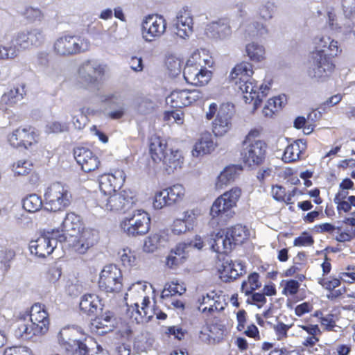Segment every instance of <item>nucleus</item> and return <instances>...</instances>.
<instances>
[{"label":"nucleus","instance_id":"1","mask_svg":"<svg viewBox=\"0 0 355 355\" xmlns=\"http://www.w3.org/2000/svg\"><path fill=\"white\" fill-rule=\"evenodd\" d=\"M254 73L253 66L250 62H242L236 64L230 74V81L236 89L243 94L246 103L253 102L254 109H257L263 98L267 96L272 85V80H265L259 87L251 78Z\"/></svg>","mask_w":355,"mask_h":355},{"label":"nucleus","instance_id":"2","mask_svg":"<svg viewBox=\"0 0 355 355\" xmlns=\"http://www.w3.org/2000/svg\"><path fill=\"white\" fill-rule=\"evenodd\" d=\"M314 50L311 53L308 75L320 80L324 79L334 71L335 64L331 58L342 51L337 40L329 36L317 37L314 39Z\"/></svg>","mask_w":355,"mask_h":355},{"label":"nucleus","instance_id":"3","mask_svg":"<svg viewBox=\"0 0 355 355\" xmlns=\"http://www.w3.org/2000/svg\"><path fill=\"white\" fill-rule=\"evenodd\" d=\"M147 289L146 282H137L130 286L125 293L124 299L128 306L126 315L132 322L146 323L153 318Z\"/></svg>","mask_w":355,"mask_h":355},{"label":"nucleus","instance_id":"4","mask_svg":"<svg viewBox=\"0 0 355 355\" xmlns=\"http://www.w3.org/2000/svg\"><path fill=\"white\" fill-rule=\"evenodd\" d=\"M344 17L338 16L333 9H327L324 17L327 27L342 40L355 38V0H342Z\"/></svg>","mask_w":355,"mask_h":355},{"label":"nucleus","instance_id":"5","mask_svg":"<svg viewBox=\"0 0 355 355\" xmlns=\"http://www.w3.org/2000/svg\"><path fill=\"white\" fill-rule=\"evenodd\" d=\"M214 60L206 49L195 51L187 60L183 70V76L187 83L195 86L207 85L211 78V67Z\"/></svg>","mask_w":355,"mask_h":355},{"label":"nucleus","instance_id":"6","mask_svg":"<svg viewBox=\"0 0 355 355\" xmlns=\"http://www.w3.org/2000/svg\"><path fill=\"white\" fill-rule=\"evenodd\" d=\"M259 129H252L245 136L241 150V159L245 166L255 167L262 164L265 159L266 144L258 138Z\"/></svg>","mask_w":355,"mask_h":355},{"label":"nucleus","instance_id":"7","mask_svg":"<svg viewBox=\"0 0 355 355\" xmlns=\"http://www.w3.org/2000/svg\"><path fill=\"white\" fill-rule=\"evenodd\" d=\"M241 195V189L234 187L218 197L211 207L212 219L210 223H214L216 218L223 223L232 218L235 214L233 209L236 207Z\"/></svg>","mask_w":355,"mask_h":355},{"label":"nucleus","instance_id":"8","mask_svg":"<svg viewBox=\"0 0 355 355\" xmlns=\"http://www.w3.org/2000/svg\"><path fill=\"white\" fill-rule=\"evenodd\" d=\"M42 212L62 211L71 204L72 195L69 187L60 182L49 185L44 192Z\"/></svg>","mask_w":355,"mask_h":355},{"label":"nucleus","instance_id":"9","mask_svg":"<svg viewBox=\"0 0 355 355\" xmlns=\"http://www.w3.org/2000/svg\"><path fill=\"white\" fill-rule=\"evenodd\" d=\"M120 228L128 236L144 235L150 228V216L141 209L132 210L126 213L120 221Z\"/></svg>","mask_w":355,"mask_h":355},{"label":"nucleus","instance_id":"10","mask_svg":"<svg viewBox=\"0 0 355 355\" xmlns=\"http://www.w3.org/2000/svg\"><path fill=\"white\" fill-rule=\"evenodd\" d=\"M136 200L129 190L102 194L98 197V206L107 211L118 212L127 211L135 203Z\"/></svg>","mask_w":355,"mask_h":355},{"label":"nucleus","instance_id":"11","mask_svg":"<svg viewBox=\"0 0 355 355\" xmlns=\"http://www.w3.org/2000/svg\"><path fill=\"white\" fill-rule=\"evenodd\" d=\"M89 46L90 43L85 37L66 35L55 41L53 49L58 55H71L87 51Z\"/></svg>","mask_w":355,"mask_h":355},{"label":"nucleus","instance_id":"12","mask_svg":"<svg viewBox=\"0 0 355 355\" xmlns=\"http://www.w3.org/2000/svg\"><path fill=\"white\" fill-rule=\"evenodd\" d=\"M59 232V229L53 230L51 235H41L36 240L31 241L29 243L31 253L41 258L50 255L56 248L58 241L62 242L66 239L64 235H55Z\"/></svg>","mask_w":355,"mask_h":355},{"label":"nucleus","instance_id":"13","mask_svg":"<svg viewBox=\"0 0 355 355\" xmlns=\"http://www.w3.org/2000/svg\"><path fill=\"white\" fill-rule=\"evenodd\" d=\"M123 276L121 270L114 264L105 266L102 270L99 281V288L110 293H118L123 288Z\"/></svg>","mask_w":355,"mask_h":355},{"label":"nucleus","instance_id":"14","mask_svg":"<svg viewBox=\"0 0 355 355\" xmlns=\"http://www.w3.org/2000/svg\"><path fill=\"white\" fill-rule=\"evenodd\" d=\"M106 65L94 60H87L81 63L78 69V78L85 86L97 83L104 76Z\"/></svg>","mask_w":355,"mask_h":355},{"label":"nucleus","instance_id":"15","mask_svg":"<svg viewBox=\"0 0 355 355\" xmlns=\"http://www.w3.org/2000/svg\"><path fill=\"white\" fill-rule=\"evenodd\" d=\"M166 21L162 15H149L142 21L141 34L146 42L159 38L166 31Z\"/></svg>","mask_w":355,"mask_h":355},{"label":"nucleus","instance_id":"16","mask_svg":"<svg viewBox=\"0 0 355 355\" xmlns=\"http://www.w3.org/2000/svg\"><path fill=\"white\" fill-rule=\"evenodd\" d=\"M233 105L229 103L223 104L212 122V132L216 137L225 135L232 127Z\"/></svg>","mask_w":355,"mask_h":355},{"label":"nucleus","instance_id":"17","mask_svg":"<svg viewBox=\"0 0 355 355\" xmlns=\"http://www.w3.org/2000/svg\"><path fill=\"white\" fill-rule=\"evenodd\" d=\"M31 324L24 321L18 323L15 331V336L22 339H31L33 336H40L46 334L49 329L50 322L30 318Z\"/></svg>","mask_w":355,"mask_h":355},{"label":"nucleus","instance_id":"18","mask_svg":"<svg viewBox=\"0 0 355 355\" xmlns=\"http://www.w3.org/2000/svg\"><path fill=\"white\" fill-rule=\"evenodd\" d=\"M200 98L201 93L198 89H176L166 97V102L171 107L180 108L190 105Z\"/></svg>","mask_w":355,"mask_h":355},{"label":"nucleus","instance_id":"19","mask_svg":"<svg viewBox=\"0 0 355 355\" xmlns=\"http://www.w3.org/2000/svg\"><path fill=\"white\" fill-rule=\"evenodd\" d=\"M72 237L71 245L74 250L80 254H85L97 243L98 234L94 230L83 229Z\"/></svg>","mask_w":355,"mask_h":355},{"label":"nucleus","instance_id":"20","mask_svg":"<svg viewBox=\"0 0 355 355\" xmlns=\"http://www.w3.org/2000/svg\"><path fill=\"white\" fill-rule=\"evenodd\" d=\"M10 144L15 147H24L28 149L35 144L36 135L31 127H19L10 133L8 137Z\"/></svg>","mask_w":355,"mask_h":355},{"label":"nucleus","instance_id":"21","mask_svg":"<svg viewBox=\"0 0 355 355\" xmlns=\"http://www.w3.org/2000/svg\"><path fill=\"white\" fill-rule=\"evenodd\" d=\"M125 180V173L123 170L116 169L113 173L102 175L99 179L101 195L116 192Z\"/></svg>","mask_w":355,"mask_h":355},{"label":"nucleus","instance_id":"22","mask_svg":"<svg viewBox=\"0 0 355 355\" xmlns=\"http://www.w3.org/2000/svg\"><path fill=\"white\" fill-rule=\"evenodd\" d=\"M193 20L191 10L185 6L177 13L174 24L176 35L182 38H188L193 33Z\"/></svg>","mask_w":355,"mask_h":355},{"label":"nucleus","instance_id":"23","mask_svg":"<svg viewBox=\"0 0 355 355\" xmlns=\"http://www.w3.org/2000/svg\"><path fill=\"white\" fill-rule=\"evenodd\" d=\"M198 309L203 313L212 315L215 312H219L225 309V302L223 296L211 291L202 295L198 300Z\"/></svg>","mask_w":355,"mask_h":355},{"label":"nucleus","instance_id":"24","mask_svg":"<svg viewBox=\"0 0 355 355\" xmlns=\"http://www.w3.org/2000/svg\"><path fill=\"white\" fill-rule=\"evenodd\" d=\"M232 31L227 19H219L207 25L205 34L216 41H225L232 36Z\"/></svg>","mask_w":355,"mask_h":355},{"label":"nucleus","instance_id":"25","mask_svg":"<svg viewBox=\"0 0 355 355\" xmlns=\"http://www.w3.org/2000/svg\"><path fill=\"white\" fill-rule=\"evenodd\" d=\"M73 157L79 166L85 172L89 173L98 168V157L89 149L78 147L73 150Z\"/></svg>","mask_w":355,"mask_h":355},{"label":"nucleus","instance_id":"26","mask_svg":"<svg viewBox=\"0 0 355 355\" xmlns=\"http://www.w3.org/2000/svg\"><path fill=\"white\" fill-rule=\"evenodd\" d=\"M211 248L218 254H227L234 248L233 241H231L230 237L227 236L224 230H221L217 233H211Z\"/></svg>","mask_w":355,"mask_h":355},{"label":"nucleus","instance_id":"27","mask_svg":"<svg viewBox=\"0 0 355 355\" xmlns=\"http://www.w3.org/2000/svg\"><path fill=\"white\" fill-rule=\"evenodd\" d=\"M211 134L209 132H202L192 150V155L199 157L211 153L216 147Z\"/></svg>","mask_w":355,"mask_h":355},{"label":"nucleus","instance_id":"28","mask_svg":"<svg viewBox=\"0 0 355 355\" xmlns=\"http://www.w3.org/2000/svg\"><path fill=\"white\" fill-rule=\"evenodd\" d=\"M217 267L223 277L231 279H236L243 271V266L241 263L233 262L227 257L223 258V261Z\"/></svg>","mask_w":355,"mask_h":355},{"label":"nucleus","instance_id":"29","mask_svg":"<svg viewBox=\"0 0 355 355\" xmlns=\"http://www.w3.org/2000/svg\"><path fill=\"white\" fill-rule=\"evenodd\" d=\"M114 320L111 313H105L92 320L90 324L91 331L100 335L106 334L114 327Z\"/></svg>","mask_w":355,"mask_h":355},{"label":"nucleus","instance_id":"30","mask_svg":"<svg viewBox=\"0 0 355 355\" xmlns=\"http://www.w3.org/2000/svg\"><path fill=\"white\" fill-rule=\"evenodd\" d=\"M169 236L166 232H159L148 236L144 244V250L146 252H154L162 247L168 245Z\"/></svg>","mask_w":355,"mask_h":355},{"label":"nucleus","instance_id":"31","mask_svg":"<svg viewBox=\"0 0 355 355\" xmlns=\"http://www.w3.org/2000/svg\"><path fill=\"white\" fill-rule=\"evenodd\" d=\"M306 148V142L302 139H298L288 145L284 150L282 160L289 163L297 161Z\"/></svg>","mask_w":355,"mask_h":355},{"label":"nucleus","instance_id":"32","mask_svg":"<svg viewBox=\"0 0 355 355\" xmlns=\"http://www.w3.org/2000/svg\"><path fill=\"white\" fill-rule=\"evenodd\" d=\"M166 141L165 139L153 135L150 139V153L155 162H159L163 160L166 155L169 151L166 148Z\"/></svg>","mask_w":355,"mask_h":355},{"label":"nucleus","instance_id":"33","mask_svg":"<svg viewBox=\"0 0 355 355\" xmlns=\"http://www.w3.org/2000/svg\"><path fill=\"white\" fill-rule=\"evenodd\" d=\"M81 225L80 217L78 215L73 212L68 213L62 221L60 225L62 234L59 235L64 236L66 233L71 236H73L76 232L80 231Z\"/></svg>","mask_w":355,"mask_h":355},{"label":"nucleus","instance_id":"34","mask_svg":"<svg viewBox=\"0 0 355 355\" xmlns=\"http://www.w3.org/2000/svg\"><path fill=\"white\" fill-rule=\"evenodd\" d=\"M101 308V300L97 295L85 294L82 296L80 302V309L83 313L89 315H93Z\"/></svg>","mask_w":355,"mask_h":355},{"label":"nucleus","instance_id":"35","mask_svg":"<svg viewBox=\"0 0 355 355\" xmlns=\"http://www.w3.org/2000/svg\"><path fill=\"white\" fill-rule=\"evenodd\" d=\"M164 169L167 173H173L175 170L181 168L183 164V157L180 151L169 150L162 161Z\"/></svg>","mask_w":355,"mask_h":355},{"label":"nucleus","instance_id":"36","mask_svg":"<svg viewBox=\"0 0 355 355\" xmlns=\"http://www.w3.org/2000/svg\"><path fill=\"white\" fill-rule=\"evenodd\" d=\"M204 246L203 241L201 240L200 236H196L194 240L191 241L188 243H178L175 248L171 250L175 254H176L178 257L181 258V259L184 261L187 257V255L189 252V251L193 248H197L198 250H201Z\"/></svg>","mask_w":355,"mask_h":355},{"label":"nucleus","instance_id":"37","mask_svg":"<svg viewBox=\"0 0 355 355\" xmlns=\"http://www.w3.org/2000/svg\"><path fill=\"white\" fill-rule=\"evenodd\" d=\"M245 55L252 62H261L266 59L265 47L257 42H252L246 44Z\"/></svg>","mask_w":355,"mask_h":355},{"label":"nucleus","instance_id":"38","mask_svg":"<svg viewBox=\"0 0 355 355\" xmlns=\"http://www.w3.org/2000/svg\"><path fill=\"white\" fill-rule=\"evenodd\" d=\"M26 94L25 87L24 85L17 86L5 93L1 97V101L12 106L23 100Z\"/></svg>","mask_w":355,"mask_h":355},{"label":"nucleus","instance_id":"39","mask_svg":"<svg viewBox=\"0 0 355 355\" xmlns=\"http://www.w3.org/2000/svg\"><path fill=\"white\" fill-rule=\"evenodd\" d=\"M286 103V96L279 95L270 98L263 109V114L266 117H272L273 114L281 109Z\"/></svg>","mask_w":355,"mask_h":355},{"label":"nucleus","instance_id":"40","mask_svg":"<svg viewBox=\"0 0 355 355\" xmlns=\"http://www.w3.org/2000/svg\"><path fill=\"white\" fill-rule=\"evenodd\" d=\"M236 176V168L234 166L225 168L217 177L215 187L217 189H222L232 182Z\"/></svg>","mask_w":355,"mask_h":355},{"label":"nucleus","instance_id":"41","mask_svg":"<svg viewBox=\"0 0 355 355\" xmlns=\"http://www.w3.org/2000/svg\"><path fill=\"white\" fill-rule=\"evenodd\" d=\"M43 205L41 197L37 194L28 195L22 200L23 208L30 213H35L41 210Z\"/></svg>","mask_w":355,"mask_h":355},{"label":"nucleus","instance_id":"42","mask_svg":"<svg viewBox=\"0 0 355 355\" xmlns=\"http://www.w3.org/2000/svg\"><path fill=\"white\" fill-rule=\"evenodd\" d=\"M247 232L245 227L241 225H236L225 230L227 236L230 237L231 241H233L234 246L237 243H241L247 239Z\"/></svg>","mask_w":355,"mask_h":355},{"label":"nucleus","instance_id":"43","mask_svg":"<svg viewBox=\"0 0 355 355\" xmlns=\"http://www.w3.org/2000/svg\"><path fill=\"white\" fill-rule=\"evenodd\" d=\"M186 291V288L178 282H171L166 283L161 293V297L164 300L172 297L175 295H182Z\"/></svg>","mask_w":355,"mask_h":355},{"label":"nucleus","instance_id":"44","mask_svg":"<svg viewBox=\"0 0 355 355\" xmlns=\"http://www.w3.org/2000/svg\"><path fill=\"white\" fill-rule=\"evenodd\" d=\"M169 196L166 188L157 191L154 196L153 207L156 209H161L165 207L173 205Z\"/></svg>","mask_w":355,"mask_h":355},{"label":"nucleus","instance_id":"45","mask_svg":"<svg viewBox=\"0 0 355 355\" xmlns=\"http://www.w3.org/2000/svg\"><path fill=\"white\" fill-rule=\"evenodd\" d=\"M261 285L258 273L254 272L248 276L247 281H244L242 283L241 291L244 293L245 295H248L251 294L253 291L261 287Z\"/></svg>","mask_w":355,"mask_h":355},{"label":"nucleus","instance_id":"46","mask_svg":"<svg viewBox=\"0 0 355 355\" xmlns=\"http://www.w3.org/2000/svg\"><path fill=\"white\" fill-rule=\"evenodd\" d=\"M166 191H168L171 201L173 205L182 202L185 197L186 190L184 187L180 184H175L167 187Z\"/></svg>","mask_w":355,"mask_h":355},{"label":"nucleus","instance_id":"47","mask_svg":"<svg viewBox=\"0 0 355 355\" xmlns=\"http://www.w3.org/2000/svg\"><path fill=\"white\" fill-rule=\"evenodd\" d=\"M30 318H34L41 321L50 322L49 313L47 312L44 305L35 303L31 309L29 313Z\"/></svg>","mask_w":355,"mask_h":355},{"label":"nucleus","instance_id":"48","mask_svg":"<svg viewBox=\"0 0 355 355\" xmlns=\"http://www.w3.org/2000/svg\"><path fill=\"white\" fill-rule=\"evenodd\" d=\"M63 342L67 345V351H73V355H91L86 345L79 340L69 339V341H65L63 339Z\"/></svg>","mask_w":355,"mask_h":355},{"label":"nucleus","instance_id":"49","mask_svg":"<svg viewBox=\"0 0 355 355\" xmlns=\"http://www.w3.org/2000/svg\"><path fill=\"white\" fill-rule=\"evenodd\" d=\"M99 101L110 106L123 107V97L120 92L109 93L99 96Z\"/></svg>","mask_w":355,"mask_h":355},{"label":"nucleus","instance_id":"50","mask_svg":"<svg viewBox=\"0 0 355 355\" xmlns=\"http://www.w3.org/2000/svg\"><path fill=\"white\" fill-rule=\"evenodd\" d=\"M121 261L125 267L132 268L137 265L135 252L129 248H124L119 252Z\"/></svg>","mask_w":355,"mask_h":355},{"label":"nucleus","instance_id":"51","mask_svg":"<svg viewBox=\"0 0 355 355\" xmlns=\"http://www.w3.org/2000/svg\"><path fill=\"white\" fill-rule=\"evenodd\" d=\"M165 65L173 76L178 74L181 71L180 60L172 54L166 56Z\"/></svg>","mask_w":355,"mask_h":355},{"label":"nucleus","instance_id":"52","mask_svg":"<svg viewBox=\"0 0 355 355\" xmlns=\"http://www.w3.org/2000/svg\"><path fill=\"white\" fill-rule=\"evenodd\" d=\"M336 315L332 313H328L324 316H320L321 325L328 331H334L337 332L338 331L336 329H338L339 330L341 329L340 327L336 324Z\"/></svg>","mask_w":355,"mask_h":355},{"label":"nucleus","instance_id":"53","mask_svg":"<svg viewBox=\"0 0 355 355\" xmlns=\"http://www.w3.org/2000/svg\"><path fill=\"white\" fill-rule=\"evenodd\" d=\"M33 165L30 161L19 160L12 165V171L17 175H26L32 170Z\"/></svg>","mask_w":355,"mask_h":355},{"label":"nucleus","instance_id":"54","mask_svg":"<svg viewBox=\"0 0 355 355\" xmlns=\"http://www.w3.org/2000/svg\"><path fill=\"white\" fill-rule=\"evenodd\" d=\"M246 31L250 36H263L268 33L267 26L259 22H254L248 26Z\"/></svg>","mask_w":355,"mask_h":355},{"label":"nucleus","instance_id":"55","mask_svg":"<svg viewBox=\"0 0 355 355\" xmlns=\"http://www.w3.org/2000/svg\"><path fill=\"white\" fill-rule=\"evenodd\" d=\"M257 14L264 21H268L271 19L274 14V6L273 4L268 2L264 4H261L258 10Z\"/></svg>","mask_w":355,"mask_h":355},{"label":"nucleus","instance_id":"56","mask_svg":"<svg viewBox=\"0 0 355 355\" xmlns=\"http://www.w3.org/2000/svg\"><path fill=\"white\" fill-rule=\"evenodd\" d=\"M28 36L27 33H21L12 41L11 46L17 50V53L19 50V48L26 49L31 46Z\"/></svg>","mask_w":355,"mask_h":355},{"label":"nucleus","instance_id":"57","mask_svg":"<svg viewBox=\"0 0 355 355\" xmlns=\"http://www.w3.org/2000/svg\"><path fill=\"white\" fill-rule=\"evenodd\" d=\"M284 282L283 294L293 296L298 293L300 284L295 279L283 281Z\"/></svg>","mask_w":355,"mask_h":355},{"label":"nucleus","instance_id":"58","mask_svg":"<svg viewBox=\"0 0 355 355\" xmlns=\"http://www.w3.org/2000/svg\"><path fill=\"white\" fill-rule=\"evenodd\" d=\"M291 324H286L282 322H277V324H274L273 329L275 332L277 339L278 340H282L287 338V332L291 327Z\"/></svg>","mask_w":355,"mask_h":355},{"label":"nucleus","instance_id":"59","mask_svg":"<svg viewBox=\"0 0 355 355\" xmlns=\"http://www.w3.org/2000/svg\"><path fill=\"white\" fill-rule=\"evenodd\" d=\"M67 130L68 123L59 121L49 122L46 127V131L48 133H60Z\"/></svg>","mask_w":355,"mask_h":355},{"label":"nucleus","instance_id":"60","mask_svg":"<svg viewBox=\"0 0 355 355\" xmlns=\"http://www.w3.org/2000/svg\"><path fill=\"white\" fill-rule=\"evenodd\" d=\"M3 355H33L32 351L27 347L14 346L7 347L3 352Z\"/></svg>","mask_w":355,"mask_h":355},{"label":"nucleus","instance_id":"61","mask_svg":"<svg viewBox=\"0 0 355 355\" xmlns=\"http://www.w3.org/2000/svg\"><path fill=\"white\" fill-rule=\"evenodd\" d=\"M23 15L27 19L31 21L40 20L42 17V11L39 8L32 6L26 7L23 12Z\"/></svg>","mask_w":355,"mask_h":355},{"label":"nucleus","instance_id":"62","mask_svg":"<svg viewBox=\"0 0 355 355\" xmlns=\"http://www.w3.org/2000/svg\"><path fill=\"white\" fill-rule=\"evenodd\" d=\"M340 279L339 278H321L319 280L320 284L326 290L331 292L340 285Z\"/></svg>","mask_w":355,"mask_h":355},{"label":"nucleus","instance_id":"63","mask_svg":"<svg viewBox=\"0 0 355 355\" xmlns=\"http://www.w3.org/2000/svg\"><path fill=\"white\" fill-rule=\"evenodd\" d=\"M31 46H38L44 41V34L39 29H34L30 32H27Z\"/></svg>","mask_w":355,"mask_h":355},{"label":"nucleus","instance_id":"64","mask_svg":"<svg viewBox=\"0 0 355 355\" xmlns=\"http://www.w3.org/2000/svg\"><path fill=\"white\" fill-rule=\"evenodd\" d=\"M17 55V50L12 46L9 47L0 45V59H12Z\"/></svg>","mask_w":355,"mask_h":355}]
</instances>
